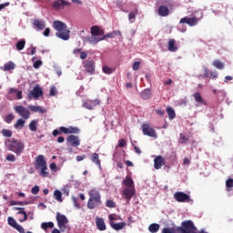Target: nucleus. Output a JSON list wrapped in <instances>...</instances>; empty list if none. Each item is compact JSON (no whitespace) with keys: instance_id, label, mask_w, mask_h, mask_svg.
Returning <instances> with one entry per match:
<instances>
[{"instance_id":"f257e3e1","label":"nucleus","mask_w":233,"mask_h":233,"mask_svg":"<svg viewBox=\"0 0 233 233\" xmlns=\"http://www.w3.org/2000/svg\"><path fill=\"white\" fill-rule=\"evenodd\" d=\"M88 201H87V208L89 210H94V208H99L101 205H103V200H101V193L99 189L93 188L88 192Z\"/></svg>"},{"instance_id":"f03ea898","label":"nucleus","mask_w":233,"mask_h":233,"mask_svg":"<svg viewBox=\"0 0 233 233\" xmlns=\"http://www.w3.org/2000/svg\"><path fill=\"white\" fill-rule=\"evenodd\" d=\"M53 28L56 30V35L63 41H68L70 39V30L67 29L66 24L59 20L53 22Z\"/></svg>"},{"instance_id":"7ed1b4c3","label":"nucleus","mask_w":233,"mask_h":233,"mask_svg":"<svg viewBox=\"0 0 233 233\" xmlns=\"http://www.w3.org/2000/svg\"><path fill=\"white\" fill-rule=\"evenodd\" d=\"M192 222L183 221L181 227L175 226L173 228H164L162 233H193Z\"/></svg>"},{"instance_id":"20e7f679","label":"nucleus","mask_w":233,"mask_h":233,"mask_svg":"<svg viewBox=\"0 0 233 233\" xmlns=\"http://www.w3.org/2000/svg\"><path fill=\"white\" fill-rule=\"evenodd\" d=\"M7 150L15 153L17 156H21L25 152V142L19 139L11 138L6 143Z\"/></svg>"},{"instance_id":"39448f33","label":"nucleus","mask_w":233,"mask_h":233,"mask_svg":"<svg viewBox=\"0 0 233 233\" xmlns=\"http://www.w3.org/2000/svg\"><path fill=\"white\" fill-rule=\"evenodd\" d=\"M83 66L86 74H90V76L96 74V62L94 60L87 59L83 62Z\"/></svg>"},{"instance_id":"423d86ee","label":"nucleus","mask_w":233,"mask_h":233,"mask_svg":"<svg viewBox=\"0 0 233 233\" xmlns=\"http://www.w3.org/2000/svg\"><path fill=\"white\" fill-rule=\"evenodd\" d=\"M15 112H16L22 119H30V110L23 106H15Z\"/></svg>"},{"instance_id":"0eeeda50","label":"nucleus","mask_w":233,"mask_h":233,"mask_svg":"<svg viewBox=\"0 0 233 233\" xmlns=\"http://www.w3.org/2000/svg\"><path fill=\"white\" fill-rule=\"evenodd\" d=\"M141 127L144 136L157 138V133H156V130L150 126V124H143Z\"/></svg>"},{"instance_id":"6e6552de","label":"nucleus","mask_w":233,"mask_h":233,"mask_svg":"<svg viewBox=\"0 0 233 233\" xmlns=\"http://www.w3.org/2000/svg\"><path fill=\"white\" fill-rule=\"evenodd\" d=\"M174 199H176L177 203H189L190 196H188L187 193L177 191L174 194Z\"/></svg>"},{"instance_id":"1a4fd4ad","label":"nucleus","mask_w":233,"mask_h":233,"mask_svg":"<svg viewBox=\"0 0 233 233\" xmlns=\"http://www.w3.org/2000/svg\"><path fill=\"white\" fill-rule=\"evenodd\" d=\"M56 221L60 230L65 232V228H66V224L68 223V218H66V216L61 215V213H56Z\"/></svg>"},{"instance_id":"9d476101","label":"nucleus","mask_w":233,"mask_h":233,"mask_svg":"<svg viewBox=\"0 0 233 233\" xmlns=\"http://www.w3.org/2000/svg\"><path fill=\"white\" fill-rule=\"evenodd\" d=\"M41 96H43V88H41V86L36 85L34 86L33 90L30 91L28 97L29 99H32V97H34V99H39Z\"/></svg>"},{"instance_id":"9b49d317","label":"nucleus","mask_w":233,"mask_h":233,"mask_svg":"<svg viewBox=\"0 0 233 233\" xmlns=\"http://www.w3.org/2000/svg\"><path fill=\"white\" fill-rule=\"evenodd\" d=\"M199 22V19L196 16L193 17H183L180 19L179 24L180 25H188V26H196L198 23Z\"/></svg>"},{"instance_id":"f8f14e48","label":"nucleus","mask_w":233,"mask_h":233,"mask_svg":"<svg viewBox=\"0 0 233 233\" xmlns=\"http://www.w3.org/2000/svg\"><path fill=\"white\" fill-rule=\"evenodd\" d=\"M99 105H101V101H99V99L87 100L83 103L84 108H86L87 110H94V107L99 106Z\"/></svg>"},{"instance_id":"ddd939ff","label":"nucleus","mask_w":233,"mask_h":233,"mask_svg":"<svg viewBox=\"0 0 233 233\" xmlns=\"http://www.w3.org/2000/svg\"><path fill=\"white\" fill-rule=\"evenodd\" d=\"M52 6L55 10H63L65 6H70V3L65 0H56L53 2Z\"/></svg>"},{"instance_id":"4468645a","label":"nucleus","mask_w":233,"mask_h":233,"mask_svg":"<svg viewBox=\"0 0 233 233\" xmlns=\"http://www.w3.org/2000/svg\"><path fill=\"white\" fill-rule=\"evenodd\" d=\"M66 141L70 147H79L81 145L78 136L70 135L67 137Z\"/></svg>"},{"instance_id":"2eb2a0df","label":"nucleus","mask_w":233,"mask_h":233,"mask_svg":"<svg viewBox=\"0 0 233 233\" xmlns=\"http://www.w3.org/2000/svg\"><path fill=\"white\" fill-rule=\"evenodd\" d=\"M162 167H165V157L159 155L154 159V168L159 170Z\"/></svg>"},{"instance_id":"dca6fc26","label":"nucleus","mask_w":233,"mask_h":233,"mask_svg":"<svg viewBox=\"0 0 233 233\" xmlns=\"http://www.w3.org/2000/svg\"><path fill=\"white\" fill-rule=\"evenodd\" d=\"M96 228L100 230V232L106 230V224H105V219L103 218L96 217Z\"/></svg>"},{"instance_id":"f3484780","label":"nucleus","mask_w":233,"mask_h":233,"mask_svg":"<svg viewBox=\"0 0 233 233\" xmlns=\"http://www.w3.org/2000/svg\"><path fill=\"white\" fill-rule=\"evenodd\" d=\"M33 25L35 28H36V30H45V28H46V23L45 20L41 19H34Z\"/></svg>"},{"instance_id":"a211bd4d","label":"nucleus","mask_w":233,"mask_h":233,"mask_svg":"<svg viewBox=\"0 0 233 233\" xmlns=\"http://www.w3.org/2000/svg\"><path fill=\"white\" fill-rule=\"evenodd\" d=\"M42 167H46V160H45V156L39 155L35 159V168L39 170Z\"/></svg>"},{"instance_id":"6ab92c4d","label":"nucleus","mask_w":233,"mask_h":233,"mask_svg":"<svg viewBox=\"0 0 233 233\" xmlns=\"http://www.w3.org/2000/svg\"><path fill=\"white\" fill-rule=\"evenodd\" d=\"M91 35L96 37H103V35H105V31L99 28L97 25H93L91 27Z\"/></svg>"},{"instance_id":"aec40b11","label":"nucleus","mask_w":233,"mask_h":233,"mask_svg":"<svg viewBox=\"0 0 233 233\" xmlns=\"http://www.w3.org/2000/svg\"><path fill=\"white\" fill-rule=\"evenodd\" d=\"M134 187L130 188V187H125L123 189V196H125L126 199H127V201H130L132 199V198H134Z\"/></svg>"},{"instance_id":"412c9836","label":"nucleus","mask_w":233,"mask_h":233,"mask_svg":"<svg viewBox=\"0 0 233 233\" xmlns=\"http://www.w3.org/2000/svg\"><path fill=\"white\" fill-rule=\"evenodd\" d=\"M169 14H170V10L167 5H160L158 7V15H160L161 17H167Z\"/></svg>"},{"instance_id":"4be33fe9","label":"nucleus","mask_w":233,"mask_h":233,"mask_svg":"<svg viewBox=\"0 0 233 233\" xmlns=\"http://www.w3.org/2000/svg\"><path fill=\"white\" fill-rule=\"evenodd\" d=\"M86 41H87V43L90 45H97V43L103 41V39H101V36H96L92 35L91 36H86Z\"/></svg>"},{"instance_id":"5701e85b","label":"nucleus","mask_w":233,"mask_h":233,"mask_svg":"<svg viewBox=\"0 0 233 233\" xmlns=\"http://www.w3.org/2000/svg\"><path fill=\"white\" fill-rule=\"evenodd\" d=\"M109 225L111 228H113L114 230H122V228H125V227H127V223L125 222H119V223L110 222Z\"/></svg>"},{"instance_id":"b1692460","label":"nucleus","mask_w":233,"mask_h":233,"mask_svg":"<svg viewBox=\"0 0 233 233\" xmlns=\"http://www.w3.org/2000/svg\"><path fill=\"white\" fill-rule=\"evenodd\" d=\"M139 14V9L136 7L132 12L128 14V21L129 23H136V16Z\"/></svg>"},{"instance_id":"393cba45","label":"nucleus","mask_w":233,"mask_h":233,"mask_svg":"<svg viewBox=\"0 0 233 233\" xmlns=\"http://www.w3.org/2000/svg\"><path fill=\"white\" fill-rule=\"evenodd\" d=\"M167 49L169 52H177V46H176V40H174V38L169 39Z\"/></svg>"},{"instance_id":"a878e982","label":"nucleus","mask_w":233,"mask_h":233,"mask_svg":"<svg viewBox=\"0 0 233 233\" xmlns=\"http://www.w3.org/2000/svg\"><path fill=\"white\" fill-rule=\"evenodd\" d=\"M123 185H125V187H128V188H134V180L132 179V177H126L123 180Z\"/></svg>"},{"instance_id":"bb28decb","label":"nucleus","mask_w":233,"mask_h":233,"mask_svg":"<svg viewBox=\"0 0 233 233\" xmlns=\"http://www.w3.org/2000/svg\"><path fill=\"white\" fill-rule=\"evenodd\" d=\"M91 161L92 163H95L96 167H101V160L99 159V154L97 153L91 154Z\"/></svg>"},{"instance_id":"cd10ccee","label":"nucleus","mask_w":233,"mask_h":233,"mask_svg":"<svg viewBox=\"0 0 233 233\" xmlns=\"http://www.w3.org/2000/svg\"><path fill=\"white\" fill-rule=\"evenodd\" d=\"M142 99H150L152 97V91L149 88L145 89L140 94Z\"/></svg>"},{"instance_id":"c85d7f7f","label":"nucleus","mask_w":233,"mask_h":233,"mask_svg":"<svg viewBox=\"0 0 233 233\" xmlns=\"http://www.w3.org/2000/svg\"><path fill=\"white\" fill-rule=\"evenodd\" d=\"M193 97L197 103H200V105H207L205 103V100H203V97L201 96V94L199 92H196L193 95Z\"/></svg>"},{"instance_id":"c756f323","label":"nucleus","mask_w":233,"mask_h":233,"mask_svg":"<svg viewBox=\"0 0 233 233\" xmlns=\"http://www.w3.org/2000/svg\"><path fill=\"white\" fill-rule=\"evenodd\" d=\"M167 113L170 120L176 119V111L171 106L167 107Z\"/></svg>"},{"instance_id":"7c9ffc66","label":"nucleus","mask_w":233,"mask_h":233,"mask_svg":"<svg viewBox=\"0 0 233 233\" xmlns=\"http://www.w3.org/2000/svg\"><path fill=\"white\" fill-rule=\"evenodd\" d=\"M8 94L9 95L15 94L17 99H23V92L22 91H17V89H15V88H10L9 91H8Z\"/></svg>"},{"instance_id":"2f4dec72","label":"nucleus","mask_w":233,"mask_h":233,"mask_svg":"<svg viewBox=\"0 0 233 233\" xmlns=\"http://www.w3.org/2000/svg\"><path fill=\"white\" fill-rule=\"evenodd\" d=\"M15 64L12 61L5 64L4 70L5 72H8L9 70H15Z\"/></svg>"},{"instance_id":"473e14b6","label":"nucleus","mask_w":233,"mask_h":233,"mask_svg":"<svg viewBox=\"0 0 233 233\" xmlns=\"http://www.w3.org/2000/svg\"><path fill=\"white\" fill-rule=\"evenodd\" d=\"M213 66H215V68H218V70H223V68H225V64H223V62L219 60H214Z\"/></svg>"},{"instance_id":"72a5a7b5","label":"nucleus","mask_w":233,"mask_h":233,"mask_svg":"<svg viewBox=\"0 0 233 233\" xmlns=\"http://www.w3.org/2000/svg\"><path fill=\"white\" fill-rule=\"evenodd\" d=\"M54 198L56 199V201H59V203H63V194L59 190H55L54 192Z\"/></svg>"},{"instance_id":"f704fd0d","label":"nucleus","mask_w":233,"mask_h":233,"mask_svg":"<svg viewBox=\"0 0 233 233\" xmlns=\"http://www.w3.org/2000/svg\"><path fill=\"white\" fill-rule=\"evenodd\" d=\"M148 230L151 233H157L159 230V224L153 223L148 227Z\"/></svg>"},{"instance_id":"c9c22d12","label":"nucleus","mask_w":233,"mask_h":233,"mask_svg":"<svg viewBox=\"0 0 233 233\" xmlns=\"http://www.w3.org/2000/svg\"><path fill=\"white\" fill-rule=\"evenodd\" d=\"M25 123H26V121H25V118L17 119L16 123L15 124V128H24Z\"/></svg>"},{"instance_id":"e433bc0d","label":"nucleus","mask_w":233,"mask_h":233,"mask_svg":"<svg viewBox=\"0 0 233 233\" xmlns=\"http://www.w3.org/2000/svg\"><path fill=\"white\" fill-rule=\"evenodd\" d=\"M26 45V41L25 39H22L16 43V50H23Z\"/></svg>"},{"instance_id":"4c0bfd02","label":"nucleus","mask_w":233,"mask_h":233,"mask_svg":"<svg viewBox=\"0 0 233 233\" xmlns=\"http://www.w3.org/2000/svg\"><path fill=\"white\" fill-rule=\"evenodd\" d=\"M41 228L46 230L47 228H54V222H44L41 224Z\"/></svg>"},{"instance_id":"58836bf2","label":"nucleus","mask_w":233,"mask_h":233,"mask_svg":"<svg viewBox=\"0 0 233 233\" xmlns=\"http://www.w3.org/2000/svg\"><path fill=\"white\" fill-rule=\"evenodd\" d=\"M29 129L31 132H35L37 130V120H32L29 123Z\"/></svg>"},{"instance_id":"ea45409f","label":"nucleus","mask_w":233,"mask_h":233,"mask_svg":"<svg viewBox=\"0 0 233 233\" xmlns=\"http://www.w3.org/2000/svg\"><path fill=\"white\" fill-rule=\"evenodd\" d=\"M40 176H42V177H48V172L46 170H48V166H44L42 167H40Z\"/></svg>"},{"instance_id":"a19ab883","label":"nucleus","mask_w":233,"mask_h":233,"mask_svg":"<svg viewBox=\"0 0 233 233\" xmlns=\"http://www.w3.org/2000/svg\"><path fill=\"white\" fill-rule=\"evenodd\" d=\"M29 110L32 112H40L43 114V108L39 106H28Z\"/></svg>"},{"instance_id":"79ce46f5","label":"nucleus","mask_w":233,"mask_h":233,"mask_svg":"<svg viewBox=\"0 0 233 233\" xmlns=\"http://www.w3.org/2000/svg\"><path fill=\"white\" fill-rule=\"evenodd\" d=\"M188 139H189V137H188V136H187V135H185V134H183V133L180 134L179 142H180L182 145L187 144V141H188Z\"/></svg>"},{"instance_id":"37998d69","label":"nucleus","mask_w":233,"mask_h":233,"mask_svg":"<svg viewBox=\"0 0 233 233\" xmlns=\"http://www.w3.org/2000/svg\"><path fill=\"white\" fill-rule=\"evenodd\" d=\"M102 71L104 72V74L110 75V74H114V72L116 71V69L111 68V67H108L107 66H104L102 67Z\"/></svg>"},{"instance_id":"c03bdc74","label":"nucleus","mask_w":233,"mask_h":233,"mask_svg":"<svg viewBox=\"0 0 233 233\" xmlns=\"http://www.w3.org/2000/svg\"><path fill=\"white\" fill-rule=\"evenodd\" d=\"M14 119H15V116H14V114L10 113L9 115L5 116L4 121L10 124L12 123V121H14Z\"/></svg>"},{"instance_id":"a18cd8bd","label":"nucleus","mask_w":233,"mask_h":233,"mask_svg":"<svg viewBox=\"0 0 233 233\" xmlns=\"http://www.w3.org/2000/svg\"><path fill=\"white\" fill-rule=\"evenodd\" d=\"M68 134H79L81 130L79 127H67Z\"/></svg>"},{"instance_id":"49530a36","label":"nucleus","mask_w":233,"mask_h":233,"mask_svg":"<svg viewBox=\"0 0 233 233\" xmlns=\"http://www.w3.org/2000/svg\"><path fill=\"white\" fill-rule=\"evenodd\" d=\"M7 221H8V225H10V227H13V228H15L16 226L18 225L15 219L12 217H9L7 218Z\"/></svg>"},{"instance_id":"de8ad7c7","label":"nucleus","mask_w":233,"mask_h":233,"mask_svg":"<svg viewBox=\"0 0 233 233\" xmlns=\"http://www.w3.org/2000/svg\"><path fill=\"white\" fill-rule=\"evenodd\" d=\"M226 187L228 188V192H230V188H233V178L226 180Z\"/></svg>"},{"instance_id":"09e8293b","label":"nucleus","mask_w":233,"mask_h":233,"mask_svg":"<svg viewBox=\"0 0 233 233\" xmlns=\"http://www.w3.org/2000/svg\"><path fill=\"white\" fill-rule=\"evenodd\" d=\"M12 130L10 129H2V136H4V137H12Z\"/></svg>"},{"instance_id":"8fccbe9b","label":"nucleus","mask_w":233,"mask_h":233,"mask_svg":"<svg viewBox=\"0 0 233 233\" xmlns=\"http://www.w3.org/2000/svg\"><path fill=\"white\" fill-rule=\"evenodd\" d=\"M106 207H107V208H116V202L112 199H108L106 201Z\"/></svg>"},{"instance_id":"3c124183","label":"nucleus","mask_w":233,"mask_h":233,"mask_svg":"<svg viewBox=\"0 0 233 233\" xmlns=\"http://www.w3.org/2000/svg\"><path fill=\"white\" fill-rule=\"evenodd\" d=\"M186 221H188L189 223H191V225H192V228H191V231L193 232V233H207V232H205V230H201V231H199V232H198V228H196V226H194V222L192 221V220H186Z\"/></svg>"},{"instance_id":"603ef678","label":"nucleus","mask_w":233,"mask_h":233,"mask_svg":"<svg viewBox=\"0 0 233 233\" xmlns=\"http://www.w3.org/2000/svg\"><path fill=\"white\" fill-rule=\"evenodd\" d=\"M6 161H9L10 163L15 162V155L14 154H8L5 157Z\"/></svg>"},{"instance_id":"864d4df0","label":"nucleus","mask_w":233,"mask_h":233,"mask_svg":"<svg viewBox=\"0 0 233 233\" xmlns=\"http://www.w3.org/2000/svg\"><path fill=\"white\" fill-rule=\"evenodd\" d=\"M113 37H114V33L111 32V33H108L106 35H103L101 36V39H102V41H105V39H113Z\"/></svg>"},{"instance_id":"5fc2aeb1","label":"nucleus","mask_w":233,"mask_h":233,"mask_svg":"<svg viewBox=\"0 0 233 233\" xmlns=\"http://www.w3.org/2000/svg\"><path fill=\"white\" fill-rule=\"evenodd\" d=\"M49 96H57V89L56 88V86H52L50 88Z\"/></svg>"},{"instance_id":"6e6d98bb","label":"nucleus","mask_w":233,"mask_h":233,"mask_svg":"<svg viewBox=\"0 0 233 233\" xmlns=\"http://www.w3.org/2000/svg\"><path fill=\"white\" fill-rule=\"evenodd\" d=\"M42 66H43V61H41V60H37V61L34 62V64H33L34 68H36V69Z\"/></svg>"},{"instance_id":"4d7b16f0","label":"nucleus","mask_w":233,"mask_h":233,"mask_svg":"<svg viewBox=\"0 0 233 233\" xmlns=\"http://www.w3.org/2000/svg\"><path fill=\"white\" fill-rule=\"evenodd\" d=\"M118 147H119L120 148H123V147H127V140H125V139H120V140L118 141Z\"/></svg>"},{"instance_id":"13d9d810","label":"nucleus","mask_w":233,"mask_h":233,"mask_svg":"<svg viewBox=\"0 0 233 233\" xmlns=\"http://www.w3.org/2000/svg\"><path fill=\"white\" fill-rule=\"evenodd\" d=\"M139 66H141V62H135L132 66L133 70H139Z\"/></svg>"},{"instance_id":"bf43d9fd","label":"nucleus","mask_w":233,"mask_h":233,"mask_svg":"<svg viewBox=\"0 0 233 233\" xmlns=\"http://www.w3.org/2000/svg\"><path fill=\"white\" fill-rule=\"evenodd\" d=\"M32 194H39V186H35L34 187H32L31 189Z\"/></svg>"},{"instance_id":"052dcab7","label":"nucleus","mask_w":233,"mask_h":233,"mask_svg":"<svg viewBox=\"0 0 233 233\" xmlns=\"http://www.w3.org/2000/svg\"><path fill=\"white\" fill-rule=\"evenodd\" d=\"M59 130H60L61 134H68V127H60Z\"/></svg>"},{"instance_id":"680f3d73","label":"nucleus","mask_w":233,"mask_h":233,"mask_svg":"<svg viewBox=\"0 0 233 233\" xmlns=\"http://www.w3.org/2000/svg\"><path fill=\"white\" fill-rule=\"evenodd\" d=\"M15 210H19L18 214H23V216L26 214V211H25V208H15Z\"/></svg>"},{"instance_id":"e2e57ef3","label":"nucleus","mask_w":233,"mask_h":233,"mask_svg":"<svg viewBox=\"0 0 233 233\" xmlns=\"http://www.w3.org/2000/svg\"><path fill=\"white\" fill-rule=\"evenodd\" d=\"M15 230H17V232H20V233H25V228L21 227V225H17L15 228Z\"/></svg>"},{"instance_id":"0e129e2a","label":"nucleus","mask_w":233,"mask_h":233,"mask_svg":"<svg viewBox=\"0 0 233 233\" xmlns=\"http://www.w3.org/2000/svg\"><path fill=\"white\" fill-rule=\"evenodd\" d=\"M156 114H157V116H160L161 117H163L165 116V111L162 109H157Z\"/></svg>"},{"instance_id":"69168bd1","label":"nucleus","mask_w":233,"mask_h":233,"mask_svg":"<svg viewBox=\"0 0 233 233\" xmlns=\"http://www.w3.org/2000/svg\"><path fill=\"white\" fill-rule=\"evenodd\" d=\"M43 35H45V37H48V35H50V28L46 27L43 33Z\"/></svg>"},{"instance_id":"338daca9","label":"nucleus","mask_w":233,"mask_h":233,"mask_svg":"<svg viewBox=\"0 0 233 233\" xmlns=\"http://www.w3.org/2000/svg\"><path fill=\"white\" fill-rule=\"evenodd\" d=\"M88 57V54L85 51L80 53V59H86Z\"/></svg>"},{"instance_id":"774afa93","label":"nucleus","mask_w":233,"mask_h":233,"mask_svg":"<svg viewBox=\"0 0 233 233\" xmlns=\"http://www.w3.org/2000/svg\"><path fill=\"white\" fill-rule=\"evenodd\" d=\"M132 146L134 147L136 154H141V149L137 146L134 145V143H132Z\"/></svg>"}]
</instances>
